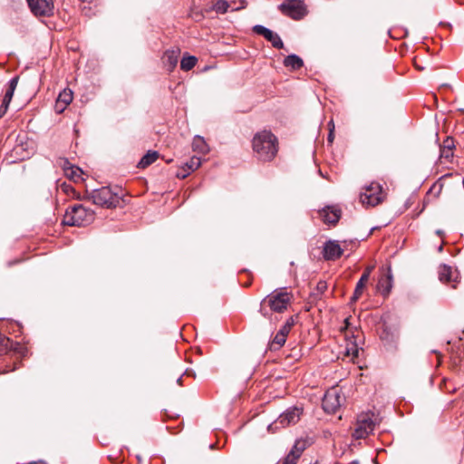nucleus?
Here are the masks:
<instances>
[{
	"label": "nucleus",
	"instance_id": "obj_38",
	"mask_svg": "<svg viewBox=\"0 0 464 464\" xmlns=\"http://www.w3.org/2000/svg\"><path fill=\"white\" fill-rule=\"evenodd\" d=\"M11 101H12V99H11V98H8V97H6V96H4V98H3V101H2V103H1V104H2V105H4L5 107L6 106V107H8V108H9V104H10Z\"/></svg>",
	"mask_w": 464,
	"mask_h": 464
},
{
	"label": "nucleus",
	"instance_id": "obj_16",
	"mask_svg": "<svg viewBox=\"0 0 464 464\" xmlns=\"http://www.w3.org/2000/svg\"><path fill=\"white\" fill-rule=\"evenodd\" d=\"M392 274L391 267H387L386 271L383 273V275L380 277L378 282V289L379 291L383 295H387L390 294L392 288Z\"/></svg>",
	"mask_w": 464,
	"mask_h": 464
},
{
	"label": "nucleus",
	"instance_id": "obj_14",
	"mask_svg": "<svg viewBox=\"0 0 464 464\" xmlns=\"http://www.w3.org/2000/svg\"><path fill=\"white\" fill-rule=\"evenodd\" d=\"M179 54L180 50L178 48L167 50L164 53L161 59L168 72H172L176 68L179 62Z\"/></svg>",
	"mask_w": 464,
	"mask_h": 464
},
{
	"label": "nucleus",
	"instance_id": "obj_43",
	"mask_svg": "<svg viewBox=\"0 0 464 464\" xmlns=\"http://www.w3.org/2000/svg\"><path fill=\"white\" fill-rule=\"evenodd\" d=\"M6 368L7 369L5 370V372H10L14 371L17 368V365H16V363H14V366H12V367L6 366Z\"/></svg>",
	"mask_w": 464,
	"mask_h": 464
},
{
	"label": "nucleus",
	"instance_id": "obj_40",
	"mask_svg": "<svg viewBox=\"0 0 464 464\" xmlns=\"http://www.w3.org/2000/svg\"><path fill=\"white\" fill-rule=\"evenodd\" d=\"M8 111V107H5L4 105H0V118H3Z\"/></svg>",
	"mask_w": 464,
	"mask_h": 464
},
{
	"label": "nucleus",
	"instance_id": "obj_4",
	"mask_svg": "<svg viewBox=\"0 0 464 464\" xmlns=\"http://www.w3.org/2000/svg\"><path fill=\"white\" fill-rule=\"evenodd\" d=\"M88 198L92 199L93 204L106 208H116L121 199V197L109 187L92 189Z\"/></svg>",
	"mask_w": 464,
	"mask_h": 464
},
{
	"label": "nucleus",
	"instance_id": "obj_42",
	"mask_svg": "<svg viewBox=\"0 0 464 464\" xmlns=\"http://www.w3.org/2000/svg\"><path fill=\"white\" fill-rule=\"evenodd\" d=\"M285 324H289V328L291 329L292 326L294 325V319L293 317H290L286 320V322L285 323Z\"/></svg>",
	"mask_w": 464,
	"mask_h": 464
},
{
	"label": "nucleus",
	"instance_id": "obj_17",
	"mask_svg": "<svg viewBox=\"0 0 464 464\" xmlns=\"http://www.w3.org/2000/svg\"><path fill=\"white\" fill-rule=\"evenodd\" d=\"M64 174L70 179L77 182L82 179L83 171L77 166L72 165L67 159H62Z\"/></svg>",
	"mask_w": 464,
	"mask_h": 464
},
{
	"label": "nucleus",
	"instance_id": "obj_27",
	"mask_svg": "<svg viewBox=\"0 0 464 464\" xmlns=\"http://www.w3.org/2000/svg\"><path fill=\"white\" fill-rule=\"evenodd\" d=\"M198 59L193 55L184 56L180 61V69L188 72L196 65Z\"/></svg>",
	"mask_w": 464,
	"mask_h": 464
},
{
	"label": "nucleus",
	"instance_id": "obj_33",
	"mask_svg": "<svg viewBox=\"0 0 464 464\" xmlns=\"http://www.w3.org/2000/svg\"><path fill=\"white\" fill-rule=\"evenodd\" d=\"M455 145H454V140L451 138V137H447L444 140H443V144L441 145L440 148H443V149H454Z\"/></svg>",
	"mask_w": 464,
	"mask_h": 464
},
{
	"label": "nucleus",
	"instance_id": "obj_44",
	"mask_svg": "<svg viewBox=\"0 0 464 464\" xmlns=\"http://www.w3.org/2000/svg\"><path fill=\"white\" fill-rule=\"evenodd\" d=\"M229 3H232V5H236V6L240 5V2L238 0H232Z\"/></svg>",
	"mask_w": 464,
	"mask_h": 464
},
{
	"label": "nucleus",
	"instance_id": "obj_28",
	"mask_svg": "<svg viewBox=\"0 0 464 464\" xmlns=\"http://www.w3.org/2000/svg\"><path fill=\"white\" fill-rule=\"evenodd\" d=\"M18 81H19V76H14L8 82L4 96L13 99L14 91L18 84Z\"/></svg>",
	"mask_w": 464,
	"mask_h": 464
},
{
	"label": "nucleus",
	"instance_id": "obj_5",
	"mask_svg": "<svg viewBox=\"0 0 464 464\" xmlns=\"http://www.w3.org/2000/svg\"><path fill=\"white\" fill-rule=\"evenodd\" d=\"M383 199L382 188L378 183H372L366 187L365 191L360 194V201L362 205L377 206Z\"/></svg>",
	"mask_w": 464,
	"mask_h": 464
},
{
	"label": "nucleus",
	"instance_id": "obj_36",
	"mask_svg": "<svg viewBox=\"0 0 464 464\" xmlns=\"http://www.w3.org/2000/svg\"><path fill=\"white\" fill-rule=\"evenodd\" d=\"M289 324H284L277 333L282 334L283 335L286 336L290 333Z\"/></svg>",
	"mask_w": 464,
	"mask_h": 464
},
{
	"label": "nucleus",
	"instance_id": "obj_35",
	"mask_svg": "<svg viewBox=\"0 0 464 464\" xmlns=\"http://www.w3.org/2000/svg\"><path fill=\"white\" fill-rule=\"evenodd\" d=\"M329 133H328V141L329 142H332L334 140V123H333V121H331L329 123Z\"/></svg>",
	"mask_w": 464,
	"mask_h": 464
},
{
	"label": "nucleus",
	"instance_id": "obj_2",
	"mask_svg": "<svg viewBox=\"0 0 464 464\" xmlns=\"http://www.w3.org/2000/svg\"><path fill=\"white\" fill-rule=\"evenodd\" d=\"M291 299L292 295L285 288L275 290L261 301L259 312L265 317L270 315L266 307H269L272 312L283 313L287 309Z\"/></svg>",
	"mask_w": 464,
	"mask_h": 464
},
{
	"label": "nucleus",
	"instance_id": "obj_22",
	"mask_svg": "<svg viewBox=\"0 0 464 464\" xmlns=\"http://www.w3.org/2000/svg\"><path fill=\"white\" fill-rule=\"evenodd\" d=\"M284 65L293 70H298L304 66V62L298 55L289 54L285 58Z\"/></svg>",
	"mask_w": 464,
	"mask_h": 464
},
{
	"label": "nucleus",
	"instance_id": "obj_39",
	"mask_svg": "<svg viewBox=\"0 0 464 464\" xmlns=\"http://www.w3.org/2000/svg\"><path fill=\"white\" fill-rule=\"evenodd\" d=\"M11 101H12V99H11V98H8V97H6V96H4V98H3V101H2V103H1V104H2V105H4L5 107L6 106V107H8V108H9V104H10Z\"/></svg>",
	"mask_w": 464,
	"mask_h": 464
},
{
	"label": "nucleus",
	"instance_id": "obj_24",
	"mask_svg": "<svg viewBox=\"0 0 464 464\" xmlns=\"http://www.w3.org/2000/svg\"><path fill=\"white\" fill-rule=\"evenodd\" d=\"M367 282L366 276H361L356 284L353 295L351 297V303H355L362 296Z\"/></svg>",
	"mask_w": 464,
	"mask_h": 464
},
{
	"label": "nucleus",
	"instance_id": "obj_11",
	"mask_svg": "<svg viewBox=\"0 0 464 464\" xmlns=\"http://www.w3.org/2000/svg\"><path fill=\"white\" fill-rule=\"evenodd\" d=\"M253 32L258 35L263 36L266 41H268L272 46L276 49H283L284 43L277 33L266 28L264 25L256 24L253 27Z\"/></svg>",
	"mask_w": 464,
	"mask_h": 464
},
{
	"label": "nucleus",
	"instance_id": "obj_18",
	"mask_svg": "<svg viewBox=\"0 0 464 464\" xmlns=\"http://www.w3.org/2000/svg\"><path fill=\"white\" fill-rule=\"evenodd\" d=\"M240 2V5L236 6L232 5V3H229L226 0H218L215 5V10L218 13L224 14L227 13L228 10L236 11L240 10L246 7V0H238Z\"/></svg>",
	"mask_w": 464,
	"mask_h": 464
},
{
	"label": "nucleus",
	"instance_id": "obj_3",
	"mask_svg": "<svg viewBox=\"0 0 464 464\" xmlns=\"http://www.w3.org/2000/svg\"><path fill=\"white\" fill-rule=\"evenodd\" d=\"M93 216V211L86 208L82 204H75L67 208L63 224L71 227H82L91 223Z\"/></svg>",
	"mask_w": 464,
	"mask_h": 464
},
{
	"label": "nucleus",
	"instance_id": "obj_31",
	"mask_svg": "<svg viewBox=\"0 0 464 464\" xmlns=\"http://www.w3.org/2000/svg\"><path fill=\"white\" fill-rule=\"evenodd\" d=\"M298 459L299 458L296 455L295 456L294 453H288L282 464H296Z\"/></svg>",
	"mask_w": 464,
	"mask_h": 464
},
{
	"label": "nucleus",
	"instance_id": "obj_45",
	"mask_svg": "<svg viewBox=\"0 0 464 464\" xmlns=\"http://www.w3.org/2000/svg\"><path fill=\"white\" fill-rule=\"evenodd\" d=\"M18 262H19V260L10 261V262H8V266H13L14 264H17Z\"/></svg>",
	"mask_w": 464,
	"mask_h": 464
},
{
	"label": "nucleus",
	"instance_id": "obj_50",
	"mask_svg": "<svg viewBox=\"0 0 464 464\" xmlns=\"http://www.w3.org/2000/svg\"><path fill=\"white\" fill-rule=\"evenodd\" d=\"M442 250H443V246H440L439 247V251H440V252H441Z\"/></svg>",
	"mask_w": 464,
	"mask_h": 464
},
{
	"label": "nucleus",
	"instance_id": "obj_49",
	"mask_svg": "<svg viewBox=\"0 0 464 464\" xmlns=\"http://www.w3.org/2000/svg\"><path fill=\"white\" fill-rule=\"evenodd\" d=\"M351 464H359L358 460H353Z\"/></svg>",
	"mask_w": 464,
	"mask_h": 464
},
{
	"label": "nucleus",
	"instance_id": "obj_32",
	"mask_svg": "<svg viewBox=\"0 0 464 464\" xmlns=\"http://www.w3.org/2000/svg\"><path fill=\"white\" fill-rule=\"evenodd\" d=\"M452 157H453V150L452 149L440 148V158L450 160Z\"/></svg>",
	"mask_w": 464,
	"mask_h": 464
},
{
	"label": "nucleus",
	"instance_id": "obj_1",
	"mask_svg": "<svg viewBox=\"0 0 464 464\" xmlns=\"http://www.w3.org/2000/svg\"><path fill=\"white\" fill-rule=\"evenodd\" d=\"M253 150L259 160L271 161L278 151V141L270 130L256 133L252 140Z\"/></svg>",
	"mask_w": 464,
	"mask_h": 464
},
{
	"label": "nucleus",
	"instance_id": "obj_6",
	"mask_svg": "<svg viewBox=\"0 0 464 464\" xmlns=\"http://www.w3.org/2000/svg\"><path fill=\"white\" fill-rule=\"evenodd\" d=\"M301 413L302 409L298 407H290L286 409L274 423L269 425L268 429L274 430L294 425L300 420Z\"/></svg>",
	"mask_w": 464,
	"mask_h": 464
},
{
	"label": "nucleus",
	"instance_id": "obj_21",
	"mask_svg": "<svg viewBox=\"0 0 464 464\" xmlns=\"http://www.w3.org/2000/svg\"><path fill=\"white\" fill-rule=\"evenodd\" d=\"M439 278L442 283L455 282L453 278L452 267L447 265H441L439 270Z\"/></svg>",
	"mask_w": 464,
	"mask_h": 464
},
{
	"label": "nucleus",
	"instance_id": "obj_13",
	"mask_svg": "<svg viewBox=\"0 0 464 464\" xmlns=\"http://www.w3.org/2000/svg\"><path fill=\"white\" fill-rule=\"evenodd\" d=\"M343 248L335 240H328L324 243L323 249V256L325 260H336L342 256Z\"/></svg>",
	"mask_w": 464,
	"mask_h": 464
},
{
	"label": "nucleus",
	"instance_id": "obj_25",
	"mask_svg": "<svg viewBox=\"0 0 464 464\" xmlns=\"http://www.w3.org/2000/svg\"><path fill=\"white\" fill-rule=\"evenodd\" d=\"M193 150L206 154L208 152V146L202 137L196 136L192 142Z\"/></svg>",
	"mask_w": 464,
	"mask_h": 464
},
{
	"label": "nucleus",
	"instance_id": "obj_9",
	"mask_svg": "<svg viewBox=\"0 0 464 464\" xmlns=\"http://www.w3.org/2000/svg\"><path fill=\"white\" fill-rule=\"evenodd\" d=\"M281 13L295 20L303 18L305 14L304 4L300 0H288L278 6Z\"/></svg>",
	"mask_w": 464,
	"mask_h": 464
},
{
	"label": "nucleus",
	"instance_id": "obj_46",
	"mask_svg": "<svg viewBox=\"0 0 464 464\" xmlns=\"http://www.w3.org/2000/svg\"><path fill=\"white\" fill-rule=\"evenodd\" d=\"M436 233H437V235H439L440 237H442L444 235V232L442 230H440V229L437 230Z\"/></svg>",
	"mask_w": 464,
	"mask_h": 464
},
{
	"label": "nucleus",
	"instance_id": "obj_47",
	"mask_svg": "<svg viewBox=\"0 0 464 464\" xmlns=\"http://www.w3.org/2000/svg\"><path fill=\"white\" fill-rule=\"evenodd\" d=\"M182 377L179 376L177 380V382L181 385Z\"/></svg>",
	"mask_w": 464,
	"mask_h": 464
},
{
	"label": "nucleus",
	"instance_id": "obj_48",
	"mask_svg": "<svg viewBox=\"0 0 464 464\" xmlns=\"http://www.w3.org/2000/svg\"><path fill=\"white\" fill-rule=\"evenodd\" d=\"M185 374H186V375H191V374H192V372H191V371H189V370H186Z\"/></svg>",
	"mask_w": 464,
	"mask_h": 464
},
{
	"label": "nucleus",
	"instance_id": "obj_7",
	"mask_svg": "<svg viewBox=\"0 0 464 464\" xmlns=\"http://www.w3.org/2000/svg\"><path fill=\"white\" fill-rule=\"evenodd\" d=\"M344 398L341 395L338 389L333 387L329 389L322 401V407L325 412L334 413L341 407Z\"/></svg>",
	"mask_w": 464,
	"mask_h": 464
},
{
	"label": "nucleus",
	"instance_id": "obj_37",
	"mask_svg": "<svg viewBox=\"0 0 464 464\" xmlns=\"http://www.w3.org/2000/svg\"><path fill=\"white\" fill-rule=\"evenodd\" d=\"M373 266H367L362 276H366V279L369 280Z\"/></svg>",
	"mask_w": 464,
	"mask_h": 464
},
{
	"label": "nucleus",
	"instance_id": "obj_8",
	"mask_svg": "<svg viewBox=\"0 0 464 464\" xmlns=\"http://www.w3.org/2000/svg\"><path fill=\"white\" fill-rule=\"evenodd\" d=\"M13 352L19 359L27 356L28 350L19 343L13 342L10 338L0 333V356Z\"/></svg>",
	"mask_w": 464,
	"mask_h": 464
},
{
	"label": "nucleus",
	"instance_id": "obj_23",
	"mask_svg": "<svg viewBox=\"0 0 464 464\" xmlns=\"http://www.w3.org/2000/svg\"><path fill=\"white\" fill-rule=\"evenodd\" d=\"M159 158V153L157 151L149 150L139 161L137 167L140 169H145Z\"/></svg>",
	"mask_w": 464,
	"mask_h": 464
},
{
	"label": "nucleus",
	"instance_id": "obj_26",
	"mask_svg": "<svg viewBox=\"0 0 464 464\" xmlns=\"http://www.w3.org/2000/svg\"><path fill=\"white\" fill-rule=\"evenodd\" d=\"M306 447L307 441L305 440H296L289 453H294L295 456L296 455L297 458H300Z\"/></svg>",
	"mask_w": 464,
	"mask_h": 464
},
{
	"label": "nucleus",
	"instance_id": "obj_29",
	"mask_svg": "<svg viewBox=\"0 0 464 464\" xmlns=\"http://www.w3.org/2000/svg\"><path fill=\"white\" fill-rule=\"evenodd\" d=\"M285 341L286 336L283 335L282 334L276 333V334L275 335L270 343V348L272 350H277L285 344Z\"/></svg>",
	"mask_w": 464,
	"mask_h": 464
},
{
	"label": "nucleus",
	"instance_id": "obj_10",
	"mask_svg": "<svg viewBox=\"0 0 464 464\" xmlns=\"http://www.w3.org/2000/svg\"><path fill=\"white\" fill-rule=\"evenodd\" d=\"M32 14L36 17H49L53 14V0H27Z\"/></svg>",
	"mask_w": 464,
	"mask_h": 464
},
{
	"label": "nucleus",
	"instance_id": "obj_15",
	"mask_svg": "<svg viewBox=\"0 0 464 464\" xmlns=\"http://www.w3.org/2000/svg\"><path fill=\"white\" fill-rule=\"evenodd\" d=\"M324 222L329 225H336L341 218V210L333 207H325L320 211Z\"/></svg>",
	"mask_w": 464,
	"mask_h": 464
},
{
	"label": "nucleus",
	"instance_id": "obj_19",
	"mask_svg": "<svg viewBox=\"0 0 464 464\" xmlns=\"http://www.w3.org/2000/svg\"><path fill=\"white\" fill-rule=\"evenodd\" d=\"M201 165V159L198 157H192L188 162H186L185 167L182 170L179 171L177 176L181 179H185L189 175L191 171L198 169Z\"/></svg>",
	"mask_w": 464,
	"mask_h": 464
},
{
	"label": "nucleus",
	"instance_id": "obj_34",
	"mask_svg": "<svg viewBox=\"0 0 464 464\" xmlns=\"http://www.w3.org/2000/svg\"><path fill=\"white\" fill-rule=\"evenodd\" d=\"M327 289V284L325 281H319L316 285V292L318 295H322L324 293V291Z\"/></svg>",
	"mask_w": 464,
	"mask_h": 464
},
{
	"label": "nucleus",
	"instance_id": "obj_41",
	"mask_svg": "<svg viewBox=\"0 0 464 464\" xmlns=\"http://www.w3.org/2000/svg\"><path fill=\"white\" fill-rule=\"evenodd\" d=\"M9 22L11 24H18L19 17L16 16L15 18H12L11 16L8 17Z\"/></svg>",
	"mask_w": 464,
	"mask_h": 464
},
{
	"label": "nucleus",
	"instance_id": "obj_30",
	"mask_svg": "<svg viewBox=\"0 0 464 464\" xmlns=\"http://www.w3.org/2000/svg\"><path fill=\"white\" fill-rule=\"evenodd\" d=\"M345 354L351 356L352 360L355 359L359 355V349L356 345H353L351 348H346Z\"/></svg>",
	"mask_w": 464,
	"mask_h": 464
},
{
	"label": "nucleus",
	"instance_id": "obj_20",
	"mask_svg": "<svg viewBox=\"0 0 464 464\" xmlns=\"http://www.w3.org/2000/svg\"><path fill=\"white\" fill-rule=\"evenodd\" d=\"M72 92L71 90H63V92H60L56 100V110L60 112L63 111L66 106L72 102Z\"/></svg>",
	"mask_w": 464,
	"mask_h": 464
},
{
	"label": "nucleus",
	"instance_id": "obj_12",
	"mask_svg": "<svg viewBox=\"0 0 464 464\" xmlns=\"http://www.w3.org/2000/svg\"><path fill=\"white\" fill-rule=\"evenodd\" d=\"M373 420L367 415L359 417L356 428L353 433L354 439H363L367 437L374 430Z\"/></svg>",
	"mask_w": 464,
	"mask_h": 464
}]
</instances>
